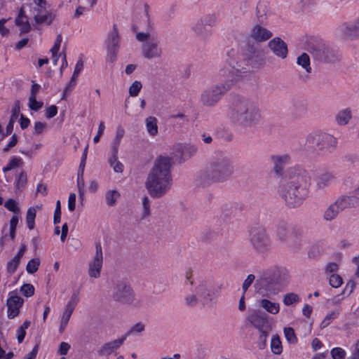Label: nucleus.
I'll return each mask as SVG.
<instances>
[{"label":"nucleus","instance_id":"obj_47","mask_svg":"<svg viewBox=\"0 0 359 359\" xmlns=\"http://www.w3.org/2000/svg\"><path fill=\"white\" fill-rule=\"evenodd\" d=\"M142 88V83L139 81H134L129 87L128 93L130 96L136 97Z\"/></svg>","mask_w":359,"mask_h":359},{"label":"nucleus","instance_id":"obj_29","mask_svg":"<svg viewBox=\"0 0 359 359\" xmlns=\"http://www.w3.org/2000/svg\"><path fill=\"white\" fill-rule=\"evenodd\" d=\"M192 30L196 35L201 38H206L210 34V29L201 20L192 26Z\"/></svg>","mask_w":359,"mask_h":359},{"label":"nucleus","instance_id":"obj_4","mask_svg":"<svg viewBox=\"0 0 359 359\" xmlns=\"http://www.w3.org/2000/svg\"><path fill=\"white\" fill-rule=\"evenodd\" d=\"M289 282L287 271L280 266H273L264 271L257 279L255 288L257 293L262 297L276 295L280 287Z\"/></svg>","mask_w":359,"mask_h":359},{"label":"nucleus","instance_id":"obj_50","mask_svg":"<svg viewBox=\"0 0 359 359\" xmlns=\"http://www.w3.org/2000/svg\"><path fill=\"white\" fill-rule=\"evenodd\" d=\"M43 102L36 100V97L29 96L28 107L31 110L38 111L43 107Z\"/></svg>","mask_w":359,"mask_h":359},{"label":"nucleus","instance_id":"obj_60","mask_svg":"<svg viewBox=\"0 0 359 359\" xmlns=\"http://www.w3.org/2000/svg\"><path fill=\"white\" fill-rule=\"evenodd\" d=\"M62 41V35L61 34L57 35L55 42H54V45L52 47V48L50 49V52L52 54L59 53V50L60 49Z\"/></svg>","mask_w":359,"mask_h":359},{"label":"nucleus","instance_id":"obj_16","mask_svg":"<svg viewBox=\"0 0 359 359\" xmlns=\"http://www.w3.org/2000/svg\"><path fill=\"white\" fill-rule=\"evenodd\" d=\"M315 57L322 61L333 62L339 59V51L329 46L322 45L314 52Z\"/></svg>","mask_w":359,"mask_h":359},{"label":"nucleus","instance_id":"obj_52","mask_svg":"<svg viewBox=\"0 0 359 359\" xmlns=\"http://www.w3.org/2000/svg\"><path fill=\"white\" fill-rule=\"evenodd\" d=\"M27 175L24 172H21L19 175L18 176L16 180H15V186L17 189H22L25 187V184L27 183Z\"/></svg>","mask_w":359,"mask_h":359},{"label":"nucleus","instance_id":"obj_40","mask_svg":"<svg viewBox=\"0 0 359 359\" xmlns=\"http://www.w3.org/2000/svg\"><path fill=\"white\" fill-rule=\"evenodd\" d=\"M48 129V124L43 121H35L33 128V135H39L45 133Z\"/></svg>","mask_w":359,"mask_h":359},{"label":"nucleus","instance_id":"obj_49","mask_svg":"<svg viewBox=\"0 0 359 359\" xmlns=\"http://www.w3.org/2000/svg\"><path fill=\"white\" fill-rule=\"evenodd\" d=\"M77 186H78L79 196L81 199H83L84 194H85V189H84L85 183H84V180H83V170L81 172H79V173H78Z\"/></svg>","mask_w":359,"mask_h":359},{"label":"nucleus","instance_id":"obj_12","mask_svg":"<svg viewBox=\"0 0 359 359\" xmlns=\"http://www.w3.org/2000/svg\"><path fill=\"white\" fill-rule=\"evenodd\" d=\"M120 37L116 25H114L113 30L109 34L106 41V61L113 63L116 60L119 49Z\"/></svg>","mask_w":359,"mask_h":359},{"label":"nucleus","instance_id":"obj_30","mask_svg":"<svg viewBox=\"0 0 359 359\" xmlns=\"http://www.w3.org/2000/svg\"><path fill=\"white\" fill-rule=\"evenodd\" d=\"M40 209V206L30 207L26 213V224L29 230H32L35 227V219L37 210Z\"/></svg>","mask_w":359,"mask_h":359},{"label":"nucleus","instance_id":"obj_5","mask_svg":"<svg viewBox=\"0 0 359 359\" xmlns=\"http://www.w3.org/2000/svg\"><path fill=\"white\" fill-rule=\"evenodd\" d=\"M191 276V272L186 273V278L191 287L190 292L184 297L185 304L194 306L199 302L206 304L215 301L217 298V290L212 283L203 279L193 281L190 280Z\"/></svg>","mask_w":359,"mask_h":359},{"label":"nucleus","instance_id":"obj_13","mask_svg":"<svg viewBox=\"0 0 359 359\" xmlns=\"http://www.w3.org/2000/svg\"><path fill=\"white\" fill-rule=\"evenodd\" d=\"M78 302L77 296L73 295L65 306L59 318L58 331L60 333H63L66 330Z\"/></svg>","mask_w":359,"mask_h":359},{"label":"nucleus","instance_id":"obj_36","mask_svg":"<svg viewBox=\"0 0 359 359\" xmlns=\"http://www.w3.org/2000/svg\"><path fill=\"white\" fill-rule=\"evenodd\" d=\"M341 212L334 203L331 204L324 212V218L326 220L334 219Z\"/></svg>","mask_w":359,"mask_h":359},{"label":"nucleus","instance_id":"obj_11","mask_svg":"<svg viewBox=\"0 0 359 359\" xmlns=\"http://www.w3.org/2000/svg\"><path fill=\"white\" fill-rule=\"evenodd\" d=\"M113 298L116 302L133 307L140 306V300L135 296L132 288L126 284H119L116 287Z\"/></svg>","mask_w":359,"mask_h":359},{"label":"nucleus","instance_id":"obj_41","mask_svg":"<svg viewBox=\"0 0 359 359\" xmlns=\"http://www.w3.org/2000/svg\"><path fill=\"white\" fill-rule=\"evenodd\" d=\"M284 336L288 343L291 344H296L297 343V338L292 327H285L283 330Z\"/></svg>","mask_w":359,"mask_h":359},{"label":"nucleus","instance_id":"obj_8","mask_svg":"<svg viewBox=\"0 0 359 359\" xmlns=\"http://www.w3.org/2000/svg\"><path fill=\"white\" fill-rule=\"evenodd\" d=\"M136 38L140 41H144L142 48V55L147 59L158 58L161 56L162 48L157 34L154 32H139Z\"/></svg>","mask_w":359,"mask_h":359},{"label":"nucleus","instance_id":"obj_20","mask_svg":"<svg viewBox=\"0 0 359 359\" xmlns=\"http://www.w3.org/2000/svg\"><path fill=\"white\" fill-rule=\"evenodd\" d=\"M269 47L274 55L281 59H285L287 55V44L280 38H273L269 42Z\"/></svg>","mask_w":359,"mask_h":359},{"label":"nucleus","instance_id":"obj_2","mask_svg":"<svg viewBox=\"0 0 359 359\" xmlns=\"http://www.w3.org/2000/svg\"><path fill=\"white\" fill-rule=\"evenodd\" d=\"M234 55V50L229 51L228 58L218 71L219 83L210 86L201 93V100L204 105H215L227 91L244 77L245 72L238 68Z\"/></svg>","mask_w":359,"mask_h":359},{"label":"nucleus","instance_id":"obj_45","mask_svg":"<svg viewBox=\"0 0 359 359\" xmlns=\"http://www.w3.org/2000/svg\"><path fill=\"white\" fill-rule=\"evenodd\" d=\"M30 325V322L28 320H26L24 322V323L17 330L16 334H17V338L19 343L22 342V341L25 339V337L26 335V330L29 327Z\"/></svg>","mask_w":359,"mask_h":359},{"label":"nucleus","instance_id":"obj_24","mask_svg":"<svg viewBox=\"0 0 359 359\" xmlns=\"http://www.w3.org/2000/svg\"><path fill=\"white\" fill-rule=\"evenodd\" d=\"M259 306L266 312L276 315L280 311V304L278 302H273L267 298H263L259 301Z\"/></svg>","mask_w":359,"mask_h":359},{"label":"nucleus","instance_id":"obj_63","mask_svg":"<svg viewBox=\"0 0 359 359\" xmlns=\"http://www.w3.org/2000/svg\"><path fill=\"white\" fill-rule=\"evenodd\" d=\"M57 114V107L55 105H50L45 110V115L46 118H51L56 116Z\"/></svg>","mask_w":359,"mask_h":359},{"label":"nucleus","instance_id":"obj_39","mask_svg":"<svg viewBox=\"0 0 359 359\" xmlns=\"http://www.w3.org/2000/svg\"><path fill=\"white\" fill-rule=\"evenodd\" d=\"M145 330V325L142 322H138L134 324L130 329L123 335L126 338L130 335L140 334Z\"/></svg>","mask_w":359,"mask_h":359},{"label":"nucleus","instance_id":"obj_14","mask_svg":"<svg viewBox=\"0 0 359 359\" xmlns=\"http://www.w3.org/2000/svg\"><path fill=\"white\" fill-rule=\"evenodd\" d=\"M8 296L6 301L7 316L8 318L13 319L19 315L24 300L15 291L10 292Z\"/></svg>","mask_w":359,"mask_h":359},{"label":"nucleus","instance_id":"obj_43","mask_svg":"<svg viewBox=\"0 0 359 359\" xmlns=\"http://www.w3.org/2000/svg\"><path fill=\"white\" fill-rule=\"evenodd\" d=\"M40 266V259L39 258H33L29 260L26 266V271L28 273L33 274L37 271Z\"/></svg>","mask_w":359,"mask_h":359},{"label":"nucleus","instance_id":"obj_55","mask_svg":"<svg viewBox=\"0 0 359 359\" xmlns=\"http://www.w3.org/2000/svg\"><path fill=\"white\" fill-rule=\"evenodd\" d=\"M331 355L333 359H343L346 355V351L341 348H334L331 351Z\"/></svg>","mask_w":359,"mask_h":359},{"label":"nucleus","instance_id":"obj_51","mask_svg":"<svg viewBox=\"0 0 359 359\" xmlns=\"http://www.w3.org/2000/svg\"><path fill=\"white\" fill-rule=\"evenodd\" d=\"M142 217H147L150 213V200L147 196H144L142 199Z\"/></svg>","mask_w":359,"mask_h":359},{"label":"nucleus","instance_id":"obj_56","mask_svg":"<svg viewBox=\"0 0 359 359\" xmlns=\"http://www.w3.org/2000/svg\"><path fill=\"white\" fill-rule=\"evenodd\" d=\"M12 114L11 116V118L12 121H15L20 114V101L17 100L15 102L12 110H11Z\"/></svg>","mask_w":359,"mask_h":359},{"label":"nucleus","instance_id":"obj_35","mask_svg":"<svg viewBox=\"0 0 359 359\" xmlns=\"http://www.w3.org/2000/svg\"><path fill=\"white\" fill-rule=\"evenodd\" d=\"M20 219V214L13 215L9 222V234L11 240L15 238L16 229Z\"/></svg>","mask_w":359,"mask_h":359},{"label":"nucleus","instance_id":"obj_46","mask_svg":"<svg viewBox=\"0 0 359 359\" xmlns=\"http://www.w3.org/2000/svg\"><path fill=\"white\" fill-rule=\"evenodd\" d=\"M329 283L334 288L339 287L343 283L342 278L337 273H333L329 276Z\"/></svg>","mask_w":359,"mask_h":359},{"label":"nucleus","instance_id":"obj_18","mask_svg":"<svg viewBox=\"0 0 359 359\" xmlns=\"http://www.w3.org/2000/svg\"><path fill=\"white\" fill-rule=\"evenodd\" d=\"M126 339V336L104 344L98 350V354L102 356H108L118 349Z\"/></svg>","mask_w":359,"mask_h":359},{"label":"nucleus","instance_id":"obj_59","mask_svg":"<svg viewBox=\"0 0 359 359\" xmlns=\"http://www.w3.org/2000/svg\"><path fill=\"white\" fill-rule=\"evenodd\" d=\"M339 270V265L335 262H329L325 267V272L326 274L336 273Z\"/></svg>","mask_w":359,"mask_h":359},{"label":"nucleus","instance_id":"obj_64","mask_svg":"<svg viewBox=\"0 0 359 359\" xmlns=\"http://www.w3.org/2000/svg\"><path fill=\"white\" fill-rule=\"evenodd\" d=\"M201 21L203 24H205V26H207L209 28L210 27L212 26L215 24V18L213 15H208L203 16L201 19Z\"/></svg>","mask_w":359,"mask_h":359},{"label":"nucleus","instance_id":"obj_62","mask_svg":"<svg viewBox=\"0 0 359 359\" xmlns=\"http://www.w3.org/2000/svg\"><path fill=\"white\" fill-rule=\"evenodd\" d=\"M344 300V297L341 294L334 296L333 297L328 299L327 302L330 305L339 306Z\"/></svg>","mask_w":359,"mask_h":359},{"label":"nucleus","instance_id":"obj_6","mask_svg":"<svg viewBox=\"0 0 359 359\" xmlns=\"http://www.w3.org/2000/svg\"><path fill=\"white\" fill-rule=\"evenodd\" d=\"M228 116L234 123L244 126L257 122L261 116L257 104L247 99L235 100Z\"/></svg>","mask_w":359,"mask_h":359},{"label":"nucleus","instance_id":"obj_61","mask_svg":"<svg viewBox=\"0 0 359 359\" xmlns=\"http://www.w3.org/2000/svg\"><path fill=\"white\" fill-rule=\"evenodd\" d=\"M271 332H259L258 346L259 348H264L266 346V339Z\"/></svg>","mask_w":359,"mask_h":359},{"label":"nucleus","instance_id":"obj_44","mask_svg":"<svg viewBox=\"0 0 359 359\" xmlns=\"http://www.w3.org/2000/svg\"><path fill=\"white\" fill-rule=\"evenodd\" d=\"M198 151V148L196 145L188 144L184 147L182 150V157L184 158H191L194 156Z\"/></svg>","mask_w":359,"mask_h":359},{"label":"nucleus","instance_id":"obj_54","mask_svg":"<svg viewBox=\"0 0 359 359\" xmlns=\"http://www.w3.org/2000/svg\"><path fill=\"white\" fill-rule=\"evenodd\" d=\"M20 292L25 297H29L34 294V287L31 284H24L20 287Z\"/></svg>","mask_w":359,"mask_h":359},{"label":"nucleus","instance_id":"obj_27","mask_svg":"<svg viewBox=\"0 0 359 359\" xmlns=\"http://www.w3.org/2000/svg\"><path fill=\"white\" fill-rule=\"evenodd\" d=\"M120 198L121 194L116 189H109L106 191L104 195L105 203L109 207L115 206Z\"/></svg>","mask_w":359,"mask_h":359},{"label":"nucleus","instance_id":"obj_26","mask_svg":"<svg viewBox=\"0 0 359 359\" xmlns=\"http://www.w3.org/2000/svg\"><path fill=\"white\" fill-rule=\"evenodd\" d=\"M146 130L150 137H155L158 133V120L156 117L150 116L145 118Z\"/></svg>","mask_w":359,"mask_h":359},{"label":"nucleus","instance_id":"obj_37","mask_svg":"<svg viewBox=\"0 0 359 359\" xmlns=\"http://www.w3.org/2000/svg\"><path fill=\"white\" fill-rule=\"evenodd\" d=\"M271 351L274 354H280L283 351V347L280 337L278 335H273L271 340Z\"/></svg>","mask_w":359,"mask_h":359},{"label":"nucleus","instance_id":"obj_38","mask_svg":"<svg viewBox=\"0 0 359 359\" xmlns=\"http://www.w3.org/2000/svg\"><path fill=\"white\" fill-rule=\"evenodd\" d=\"M341 311V309L338 307L334 311H331L328 314L325 316L324 319L323 320L320 326L322 327H325L328 326L330 323L335 318H337V316L339 315Z\"/></svg>","mask_w":359,"mask_h":359},{"label":"nucleus","instance_id":"obj_32","mask_svg":"<svg viewBox=\"0 0 359 359\" xmlns=\"http://www.w3.org/2000/svg\"><path fill=\"white\" fill-rule=\"evenodd\" d=\"M300 296L294 292H288L283 297V304L285 306H293L299 304L301 302Z\"/></svg>","mask_w":359,"mask_h":359},{"label":"nucleus","instance_id":"obj_21","mask_svg":"<svg viewBox=\"0 0 359 359\" xmlns=\"http://www.w3.org/2000/svg\"><path fill=\"white\" fill-rule=\"evenodd\" d=\"M250 36L257 41H264L272 36V33L266 28L259 25H255L252 27Z\"/></svg>","mask_w":359,"mask_h":359},{"label":"nucleus","instance_id":"obj_17","mask_svg":"<svg viewBox=\"0 0 359 359\" xmlns=\"http://www.w3.org/2000/svg\"><path fill=\"white\" fill-rule=\"evenodd\" d=\"M247 319L259 332L265 331V332H267L272 330L267 317L264 315L259 314L255 311L250 313Z\"/></svg>","mask_w":359,"mask_h":359},{"label":"nucleus","instance_id":"obj_57","mask_svg":"<svg viewBox=\"0 0 359 359\" xmlns=\"http://www.w3.org/2000/svg\"><path fill=\"white\" fill-rule=\"evenodd\" d=\"M288 232V227L285 224H280L277 226L276 234L280 239H284Z\"/></svg>","mask_w":359,"mask_h":359},{"label":"nucleus","instance_id":"obj_58","mask_svg":"<svg viewBox=\"0 0 359 359\" xmlns=\"http://www.w3.org/2000/svg\"><path fill=\"white\" fill-rule=\"evenodd\" d=\"M333 180V175L330 173H325L321 175L319 182L318 183V187H325L330 182Z\"/></svg>","mask_w":359,"mask_h":359},{"label":"nucleus","instance_id":"obj_25","mask_svg":"<svg viewBox=\"0 0 359 359\" xmlns=\"http://www.w3.org/2000/svg\"><path fill=\"white\" fill-rule=\"evenodd\" d=\"M15 24L22 33H27L30 29L28 17L22 8L19 11L18 15L15 19Z\"/></svg>","mask_w":359,"mask_h":359},{"label":"nucleus","instance_id":"obj_3","mask_svg":"<svg viewBox=\"0 0 359 359\" xmlns=\"http://www.w3.org/2000/svg\"><path fill=\"white\" fill-rule=\"evenodd\" d=\"M172 184L171 158L161 156L155 160L147 175L145 187L150 196L160 198L169 192Z\"/></svg>","mask_w":359,"mask_h":359},{"label":"nucleus","instance_id":"obj_1","mask_svg":"<svg viewBox=\"0 0 359 359\" xmlns=\"http://www.w3.org/2000/svg\"><path fill=\"white\" fill-rule=\"evenodd\" d=\"M271 161L275 174L280 177V195L291 208L301 205L308 196L310 180L307 172L299 167H291L283 171L284 167L291 163L287 154L272 156Z\"/></svg>","mask_w":359,"mask_h":359},{"label":"nucleus","instance_id":"obj_42","mask_svg":"<svg viewBox=\"0 0 359 359\" xmlns=\"http://www.w3.org/2000/svg\"><path fill=\"white\" fill-rule=\"evenodd\" d=\"M22 159L20 157H13L3 168V172L6 173L8 171L15 169L21 165Z\"/></svg>","mask_w":359,"mask_h":359},{"label":"nucleus","instance_id":"obj_7","mask_svg":"<svg viewBox=\"0 0 359 359\" xmlns=\"http://www.w3.org/2000/svg\"><path fill=\"white\" fill-rule=\"evenodd\" d=\"M233 170L231 158L224 154H217L208 162L203 176L208 182H221L226 180Z\"/></svg>","mask_w":359,"mask_h":359},{"label":"nucleus","instance_id":"obj_34","mask_svg":"<svg viewBox=\"0 0 359 359\" xmlns=\"http://www.w3.org/2000/svg\"><path fill=\"white\" fill-rule=\"evenodd\" d=\"M297 63L301 66L307 73H311V67L310 57L308 54L302 53L297 59Z\"/></svg>","mask_w":359,"mask_h":359},{"label":"nucleus","instance_id":"obj_53","mask_svg":"<svg viewBox=\"0 0 359 359\" xmlns=\"http://www.w3.org/2000/svg\"><path fill=\"white\" fill-rule=\"evenodd\" d=\"M20 262V259L14 257L12 259H11L7 264V270L10 273H13L17 268L18 267Z\"/></svg>","mask_w":359,"mask_h":359},{"label":"nucleus","instance_id":"obj_48","mask_svg":"<svg viewBox=\"0 0 359 359\" xmlns=\"http://www.w3.org/2000/svg\"><path fill=\"white\" fill-rule=\"evenodd\" d=\"M5 208L11 212H13L14 215L20 214V210L18 207V203L13 199H9L4 203Z\"/></svg>","mask_w":359,"mask_h":359},{"label":"nucleus","instance_id":"obj_10","mask_svg":"<svg viewBox=\"0 0 359 359\" xmlns=\"http://www.w3.org/2000/svg\"><path fill=\"white\" fill-rule=\"evenodd\" d=\"M249 242L252 248L258 253L266 252L271 245L270 239L265 229L256 227L251 229Z\"/></svg>","mask_w":359,"mask_h":359},{"label":"nucleus","instance_id":"obj_31","mask_svg":"<svg viewBox=\"0 0 359 359\" xmlns=\"http://www.w3.org/2000/svg\"><path fill=\"white\" fill-rule=\"evenodd\" d=\"M124 134L125 131L123 128L118 127L116 128L114 138L110 145V151H118V147Z\"/></svg>","mask_w":359,"mask_h":359},{"label":"nucleus","instance_id":"obj_28","mask_svg":"<svg viewBox=\"0 0 359 359\" xmlns=\"http://www.w3.org/2000/svg\"><path fill=\"white\" fill-rule=\"evenodd\" d=\"M355 198L351 196H343L337 199L334 203L340 211L352 207L355 203Z\"/></svg>","mask_w":359,"mask_h":359},{"label":"nucleus","instance_id":"obj_23","mask_svg":"<svg viewBox=\"0 0 359 359\" xmlns=\"http://www.w3.org/2000/svg\"><path fill=\"white\" fill-rule=\"evenodd\" d=\"M56 18V13L53 11H41L34 16L36 23L50 25Z\"/></svg>","mask_w":359,"mask_h":359},{"label":"nucleus","instance_id":"obj_9","mask_svg":"<svg viewBox=\"0 0 359 359\" xmlns=\"http://www.w3.org/2000/svg\"><path fill=\"white\" fill-rule=\"evenodd\" d=\"M306 144L308 147L313 149L330 151L337 146V140L330 134L315 131L308 135Z\"/></svg>","mask_w":359,"mask_h":359},{"label":"nucleus","instance_id":"obj_15","mask_svg":"<svg viewBox=\"0 0 359 359\" xmlns=\"http://www.w3.org/2000/svg\"><path fill=\"white\" fill-rule=\"evenodd\" d=\"M103 264V255L100 245H96L95 255L88 264V275L91 278H97L100 276Z\"/></svg>","mask_w":359,"mask_h":359},{"label":"nucleus","instance_id":"obj_19","mask_svg":"<svg viewBox=\"0 0 359 359\" xmlns=\"http://www.w3.org/2000/svg\"><path fill=\"white\" fill-rule=\"evenodd\" d=\"M341 32L351 39H359V17L351 22H345L340 27Z\"/></svg>","mask_w":359,"mask_h":359},{"label":"nucleus","instance_id":"obj_22","mask_svg":"<svg viewBox=\"0 0 359 359\" xmlns=\"http://www.w3.org/2000/svg\"><path fill=\"white\" fill-rule=\"evenodd\" d=\"M118 151H109L107 162L116 173H122L124 170L123 164L118 160Z\"/></svg>","mask_w":359,"mask_h":359},{"label":"nucleus","instance_id":"obj_33","mask_svg":"<svg viewBox=\"0 0 359 359\" xmlns=\"http://www.w3.org/2000/svg\"><path fill=\"white\" fill-rule=\"evenodd\" d=\"M351 118V111L349 109H344L338 112L336 116L337 122L339 125H346Z\"/></svg>","mask_w":359,"mask_h":359}]
</instances>
